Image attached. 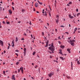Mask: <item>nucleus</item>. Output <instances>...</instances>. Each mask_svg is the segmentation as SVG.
I'll return each mask as SVG.
<instances>
[{
  "mask_svg": "<svg viewBox=\"0 0 80 80\" xmlns=\"http://www.w3.org/2000/svg\"><path fill=\"white\" fill-rule=\"evenodd\" d=\"M2 23H3V24H5V22L4 21H3Z\"/></svg>",
  "mask_w": 80,
  "mask_h": 80,
  "instance_id": "42",
  "label": "nucleus"
},
{
  "mask_svg": "<svg viewBox=\"0 0 80 80\" xmlns=\"http://www.w3.org/2000/svg\"><path fill=\"white\" fill-rule=\"evenodd\" d=\"M12 8L13 10H15V8H13V7H12Z\"/></svg>",
  "mask_w": 80,
  "mask_h": 80,
  "instance_id": "37",
  "label": "nucleus"
},
{
  "mask_svg": "<svg viewBox=\"0 0 80 80\" xmlns=\"http://www.w3.org/2000/svg\"><path fill=\"white\" fill-rule=\"evenodd\" d=\"M15 75H12V80H15V78L14 77Z\"/></svg>",
  "mask_w": 80,
  "mask_h": 80,
  "instance_id": "6",
  "label": "nucleus"
},
{
  "mask_svg": "<svg viewBox=\"0 0 80 80\" xmlns=\"http://www.w3.org/2000/svg\"><path fill=\"white\" fill-rule=\"evenodd\" d=\"M65 33H67V35H68L69 33L68 32H65Z\"/></svg>",
  "mask_w": 80,
  "mask_h": 80,
  "instance_id": "45",
  "label": "nucleus"
},
{
  "mask_svg": "<svg viewBox=\"0 0 80 80\" xmlns=\"http://www.w3.org/2000/svg\"><path fill=\"white\" fill-rule=\"evenodd\" d=\"M56 18H57V19H59V16L58 15H57L56 16Z\"/></svg>",
  "mask_w": 80,
  "mask_h": 80,
  "instance_id": "21",
  "label": "nucleus"
},
{
  "mask_svg": "<svg viewBox=\"0 0 80 80\" xmlns=\"http://www.w3.org/2000/svg\"><path fill=\"white\" fill-rule=\"evenodd\" d=\"M3 73L4 74H5V71H3Z\"/></svg>",
  "mask_w": 80,
  "mask_h": 80,
  "instance_id": "49",
  "label": "nucleus"
},
{
  "mask_svg": "<svg viewBox=\"0 0 80 80\" xmlns=\"http://www.w3.org/2000/svg\"><path fill=\"white\" fill-rule=\"evenodd\" d=\"M70 44H71V45L72 46H74V42L72 43H70Z\"/></svg>",
  "mask_w": 80,
  "mask_h": 80,
  "instance_id": "15",
  "label": "nucleus"
},
{
  "mask_svg": "<svg viewBox=\"0 0 80 80\" xmlns=\"http://www.w3.org/2000/svg\"><path fill=\"white\" fill-rule=\"evenodd\" d=\"M73 15L75 17H76V16H77V14H73Z\"/></svg>",
  "mask_w": 80,
  "mask_h": 80,
  "instance_id": "24",
  "label": "nucleus"
},
{
  "mask_svg": "<svg viewBox=\"0 0 80 80\" xmlns=\"http://www.w3.org/2000/svg\"><path fill=\"white\" fill-rule=\"evenodd\" d=\"M0 44L1 45H2V46L3 47V42L1 40H0Z\"/></svg>",
  "mask_w": 80,
  "mask_h": 80,
  "instance_id": "4",
  "label": "nucleus"
},
{
  "mask_svg": "<svg viewBox=\"0 0 80 80\" xmlns=\"http://www.w3.org/2000/svg\"><path fill=\"white\" fill-rule=\"evenodd\" d=\"M7 24H9V25H10V22H7Z\"/></svg>",
  "mask_w": 80,
  "mask_h": 80,
  "instance_id": "39",
  "label": "nucleus"
},
{
  "mask_svg": "<svg viewBox=\"0 0 80 80\" xmlns=\"http://www.w3.org/2000/svg\"><path fill=\"white\" fill-rule=\"evenodd\" d=\"M9 12L10 15H11V14L12 13V11H11V9H10L9 10Z\"/></svg>",
  "mask_w": 80,
  "mask_h": 80,
  "instance_id": "9",
  "label": "nucleus"
},
{
  "mask_svg": "<svg viewBox=\"0 0 80 80\" xmlns=\"http://www.w3.org/2000/svg\"><path fill=\"white\" fill-rule=\"evenodd\" d=\"M78 58H77L76 59L75 62H77V61H78Z\"/></svg>",
  "mask_w": 80,
  "mask_h": 80,
  "instance_id": "27",
  "label": "nucleus"
},
{
  "mask_svg": "<svg viewBox=\"0 0 80 80\" xmlns=\"http://www.w3.org/2000/svg\"><path fill=\"white\" fill-rule=\"evenodd\" d=\"M48 49L49 50H51V51H52V50H55V47H49Z\"/></svg>",
  "mask_w": 80,
  "mask_h": 80,
  "instance_id": "1",
  "label": "nucleus"
},
{
  "mask_svg": "<svg viewBox=\"0 0 80 80\" xmlns=\"http://www.w3.org/2000/svg\"><path fill=\"white\" fill-rule=\"evenodd\" d=\"M44 15H45V16H47V13H44Z\"/></svg>",
  "mask_w": 80,
  "mask_h": 80,
  "instance_id": "30",
  "label": "nucleus"
},
{
  "mask_svg": "<svg viewBox=\"0 0 80 80\" xmlns=\"http://www.w3.org/2000/svg\"><path fill=\"white\" fill-rule=\"evenodd\" d=\"M69 18H70L72 19V18H73V16H71Z\"/></svg>",
  "mask_w": 80,
  "mask_h": 80,
  "instance_id": "35",
  "label": "nucleus"
},
{
  "mask_svg": "<svg viewBox=\"0 0 80 80\" xmlns=\"http://www.w3.org/2000/svg\"><path fill=\"white\" fill-rule=\"evenodd\" d=\"M71 67H73V62H71Z\"/></svg>",
  "mask_w": 80,
  "mask_h": 80,
  "instance_id": "22",
  "label": "nucleus"
},
{
  "mask_svg": "<svg viewBox=\"0 0 80 80\" xmlns=\"http://www.w3.org/2000/svg\"><path fill=\"white\" fill-rule=\"evenodd\" d=\"M20 69H18V73H19L20 72Z\"/></svg>",
  "mask_w": 80,
  "mask_h": 80,
  "instance_id": "44",
  "label": "nucleus"
},
{
  "mask_svg": "<svg viewBox=\"0 0 80 80\" xmlns=\"http://www.w3.org/2000/svg\"><path fill=\"white\" fill-rule=\"evenodd\" d=\"M60 47L61 48H65V46L61 45L60 46Z\"/></svg>",
  "mask_w": 80,
  "mask_h": 80,
  "instance_id": "11",
  "label": "nucleus"
},
{
  "mask_svg": "<svg viewBox=\"0 0 80 80\" xmlns=\"http://www.w3.org/2000/svg\"><path fill=\"white\" fill-rule=\"evenodd\" d=\"M21 22H20V21H18V23H21Z\"/></svg>",
  "mask_w": 80,
  "mask_h": 80,
  "instance_id": "64",
  "label": "nucleus"
},
{
  "mask_svg": "<svg viewBox=\"0 0 80 80\" xmlns=\"http://www.w3.org/2000/svg\"><path fill=\"white\" fill-rule=\"evenodd\" d=\"M51 73H52V75H53V74H54V73L53 72H51Z\"/></svg>",
  "mask_w": 80,
  "mask_h": 80,
  "instance_id": "48",
  "label": "nucleus"
},
{
  "mask_svg": "<svg viewBox=\"0 0 80 80\" xmlns=\"http://www.w3.org/2000/svg\"><path fill=\"white\" fill-rule=\"evenodd\" d=\"M60 27H65L64 26H63L61 25L60 26Z\"/></svg>",
  "mask_w": 80,
  "mask_h": 80,
  "instance_id": "46",
  "label": "nucleus"
},
{
  "mask_svg": "<svg viewBox=\"0 0 80 80\" xmlns=\"http://www.w3.org/2000/svg\"><path fill=\"white\" fill-rule=\"evenodd\" d=\"M54 50H53L52 51H51V52H52V53H53V52H54Z\"/></svg>",
  "mask_w": 80,
  "mask_h": 80,
  "instance_id": "47",
  "label": "nucleus"
},
{
  "mask_svg": "<svg viewBox=\"0 0 80 80\" xmlns=\"http://www.w3.org/2000/svg\"><path fill=\"white\" fill-rule=\"evenodd\" d=\"M72 2H69L68 3V4H72Z\"/></svg>",
  "mask_w": 80,
  "mask_h": 80,
  "instance_id": "43",
  "label": "nucleus"
},
{
  "mask_svg": "<svg viewBox=\"0 0 80 80\" xmlns=\"http://www.w3.org/2000/svg\"><path fill=\"white\" fill-rule=\"evenodd\" d=\"M59 19H57L56 20V22L57 23H58L59 22V21H58V20Z\"/></svg>",
  "mask_w": 80,
  "mask_h": 80,
  "instance_id": "10",
  "label": "nucleus"
},
{
  "mask_svg": "<svg viewBox=\"0 0 80 80\" xmlns=\"http://www.w3.org/2000/svg\"><path fill=\"white\" fill-rule=\"evenodd\" d=\"M24 11H25V10H24V9L22 10V13H23L24 12Z\"/></svg>",
  "mask_w": 80,
  "mask_h": 80,
  "instance_id": "32",
  "label": "nucleus"
},
{
  "mask_svg": "<svg viewBox=\"0 0 80 80\" xmlns=\"http://www.w3.org/2000/svg\"><path fill=\"white\" fill-rule=\"evenodd\" d=\"M38 67V66L37 65L36 66V67H35V68H37Z\"/></svg>",
  "mask_w": 80,
  "mask_h": 80,
  "instance_id": "36",
  "label": "nucleus"
},
{
  "mask_svg": "<svg viewBox=\"0 0 80 80\" xmlns=\"http://www.w3.org/2000/svg\"><path fill=\"white\" fill-rule=\"evenodd\" d=\"M68 42H69L70 43H74L75 42V41L74 40H70V41L68 40Z\"/></svg>",
  "mask_w": 80,
  "mask_h": 80,
  "instance_id": "2",
  "label": "nucleus"
},
{
  "mask_svg": "<svg viewBox=\"0 0 80 80\" xmlns=\"http://www.w3.org/2000/svg\"><path fill=\"white\" fill-rule=\"evenodd\" d=\"M31 36L32 38H33V36L32 35V34H31Z\"/></svg>",
  "mask_w": 80,
  "mask_h": 80,
  "instance_id": "51",
  "label": "nucleus"
},
{
  "mask_svg": "<svg viewBox=\"0 0 80 80\" xmlns=\"http://www.w3.org/2000/svg\"><path fill=\"white\" fill-rule=\"evenodd\" d=\"M52 45H51V46H50V47H55L54 46H53V43H52Z\"/></svg>",
  "mask_w": 80,
  "mask_h": 80,
  "instance_id": "19",
  "label": "nucleus"
},
{
  "mask_svg": "<svg viewBox=\"0 0 80 80\" xmlns=\"http://www.w3.org/2000/svg\"><path fill=\"white\" fill-rule=\"evenodd\" d=\"M76 11L77 12H78V8H77L76 9Z\"/></svg>",
  "mask_w": 80,
  "mask_h": 80,
  "instance_id": "34",
  "label": "nucleus"
},
{
  "mask_svg": "<svg viewBox=\"0 0 80 80\" xmlns=\"http://www.w3.org/2000/svg\"><path fill=\"white\" fill-rule=\"evenodd\" d=\"M19 62H17L16 63V64L17 65H18V64H19Z\"/></svg>",
  "mask_w": 80,
  "mask_h": 80,
  "instance_id": "20",
  "label": "nucleus"
},
{
  "mask_svg": "<svg viewBox=\"0 0 80 80\" xmlns=\"http://www.w3.org/2000/svg\"><path fill=\"white\" fill-rule=\"evenodd\" d=\"M59 53L60 54H61L62 55H63L62 54V53H63L62 52H59Z\"/></svg>",
  "mask_w": 80,
  "mask_h": 80,
  "instance_id": "29",
  "label": "nucleus"
},
{
  "mask_svg": "<svg viewBox=\"0 0 80 80\" xmlns=\"http://www.w3.org/2000/svg\"><path fill=\"white\" fill-rule=\"evenodd\" d=\"M66 77L68 79H69V78H70V77L68 76H66Z\"/></svg>",
  "mask_w": 80,
  "mask_h": 80,
  "instance_id": "17",
  "label": "nucleus"
},
{
  "mask_svg": "<svg viewBox=\"0 0 80 80\" xmlns=\"http://www.w3.org/2000/svg\"><path fill=\"white\" fill-rule=\"evenodd\" d=\"M14 4V3H13V2H12V5H13Z\"/></svg>",
  "mask_w": 80,
  "mask_h": 80,
  "instance_id": "62",
  "label": "nucleus"
},
{
  "mask_svg": "<svg viewBox=\"0 0 80 80\" xmlns=\"http://www.w3.org/2000/svg\"><path fill=\"white\" fill-rule=\"evenodd\" d=\"M38 72H40V68H38Z\"/></svg>",
  "mask_w": 80,
  "mask_h": 80,
  "instance_id": "50",
  "label": "nucleus"
},
{
  "mask_svg": "<svg viewBox=\"0 0 80 80\" xmlns=\"http://www.w3.org/2000/svg\"><path fill=\"white\" fill-rule=\"evenodd\" d=\"M29 24H30V25H32V23H31V22L30 21Z\"/></svg>",
  "mask_w": 80,
  "mask_h": 80,
  "instance_id": "59",
  "label": "nucleus"
},
{
  "mask_svg": "<svg viewBox=\"0 0 80 80\" xmlns=\"http://www.w3.org/2000/svg\"><path fill=\"white\" fill-rule=\"evenodd\" d=\"M14 43H12V47H14Z\"/></svg>",
  "mask_w": 80,
  "mask_h": 80,
  "instance_id": "16",
  "label": "nucleus"
},
{
  "mask_svg": "<svg viewBox=\"0 0 80 80\" xmlns=\"http://www.w3.org/2000/svg\"><path fill=\"white\" fill-rule=\"evenodd\" d=\"M33 11L35 12V8H33Z\"/></svg>",
  "mask_w": 80,
  "mask_h": 80,
  "instance_id": "54",
  "label": "nucleus"
},
{
  "mask_svg": "<svg viewBox=\"0 0 80 80\" xmlns=\"http://www.w3.org/2000/svg\"><path fill=\"white\" fill-rule=\"evenodd\" d=\"M20 70L21 71L22 73H23V67L20 68Z\"/></svg>",
  "mask_w": 80,
  "mask_h": 80,
  "instance_id": "5",
  "label": "nucleus"
},
{
  "mask_svg": "<svg viewBox=\"0 0 80 80\" xmlns=\"http://www.w3.org/2000/svg\"><path fill=\"white\" fill-rule=\"evenodd\" d=\"M15 55L17 56V57H18V54L17 53H15Z\"/></svg>",
  "mask_w": 80,
  "mask_h": 80,
  "instance_id": "41",
  "label": "nucleus"
},
{
  "mask_svg": "<svg viewBox=\"0 0 80 80\" xmlns=\"http://www.w3.org/2000/svg\"><path fill=\"white\" fill-rule=\"evenodd\" d=\"M24 35H25V36H27V34H26V33H24Z\"/></svg>",
  "mask_w": 80,
  "mask_h": 80,
  "instance_id": "57",
  "label": "nucleus"
},
{
  "mask_svg": "<svg viewBox=\"0 0 80 80\" xmlns=\"http://www.w3.org/2000/svg\"><path fill=\"white\" fill-rule=\"evenodd\" d=\"M77 28H76L74 29V31L75 32H76L77 31Z\"/></svg>",
  "mask_w": 80,
  "mask_h": 80,
  "instance_id": "25",
  "label": "nucleus"
},
{
  "mask_svg": "<svg viewBox=\"0 0 80 80\" xmlns=\"http://www.w3.org/2000/svg\"><path fill=\"white\" fill-rule=\"evenodd\" d=\"M49 77H51V76H52V75H51V74H50V73L48 75Z\"/></svg>",
  "mask_w": 80,
  "mask_h": 80,
  "instance_id": "23",
  "label": "nucleus"
},
{
  "mask_svg": "<svg viewBox=\"0 0 80 80\" xmlns=\"http://www.w3.org/2000/svg\"><path fill=\"white\" fill-rule=\"evenodd\" d=\"M35 5V7H38V3H36Z\"/></svg>",
  "mask_w": 80,
  "mask_h": 80,
  "instance_id": "8",
  "label": "nucleus"
},
{
  "mask_svg": "<svg viewBox=\"0 0 80 80\" xmlns=\"http://www.w3.org/2000/svg\"><path fill=\"white\" fill-rule=\"evenodd\" d=\"M15 51L16 52H19V51L18 50H16Z\"/></svg>",
  "mask_w": 80,
  "mask_h": 80,
  "instance_id": "38",
  "label": "nucleus"
},
{
  "mask_svg": "<svg viewBox=\"0 0 80 80\" xmlns=\"http://www.w3.org/2000/svg\"><path fill=\"white\" fill-rule=\"evenodd\" d=\"M22 40H24V38H22L21 39Z\"/></svg>",
  "mask_w": 80,
  "mask_h": 80,
  "instance_id": "53",
  "label": "nucleus"
},
{
  "mask_svg": "<svg viewBox=\"0 0 80 80\" xmlns=\"http://www.w3.org/2000/svg\"><path fill=\"white\" fill-rule=\"evenodd\" d=\"M79 14H79V13H78L77 14V17H78V15H79Z\"/></svg>",
  "mask_w": 80,
  "mask_h": 80,
  "instance_id": "60",
  "label": "nucleus"
},
{
  "mask_svg": "<svg viewBox=\"0 0 80 80\" xmlns=\"http://www.w3.org/2000/svg\"><path fill=\"white\" fill-rule=\"evenodd\" d=\"M42 35H43H43H44V32H42Z\"/></svg>",
  "mask_w": 80,
  "mask_h": 80,
  "instance_id": "40",
  "label": "nucleus"
},
{
  "mask_svg": "<svg viewBox=\"0 0 80 80\" xmlns=\"http://www.w3.org/2000/svg\"><path fill=\"white\" fill-rule=\"evenodd\" d=\"M36 12H37V13H39V12L38 11H36Z\"/></svg>",
  "mask_w": 80,
  "mask_h": 80,
  "instance_id": "56",
  "label": "nucleus"
},
{
  "mask_svg": "<svg viewBox=\"0 0 80 80\" xmlns=\"http://www.w3.org/2000/svg\"><path fill=\"white\" fill-rule=\"evenodd\" d=\"M9 48H10V46H8V49H9Z\"/></svg>",
  "mask_w": 80,
  "mask_h": 80,
  "instance_id": "63",
  "label": "nucleus"
},
{
  "mask_svg": "<svg viewBox=\"0 0 80 80\" xmlns=\"http://www.w3.org/2000/svg\"><path fill=\"white\" fill-rule=\"evenodd\" d=\"M23 53H24V56H25V54H26V51H25V52L24 51Z\"/></svg>",
  "mask_w": 80,
  "mask_h": 80,
  "instance_id": "33",
  "label": "nucleus"
},
{
  "mask_svg": "<svg viewBox=\"0 0 80 80\" xmlns=\"http://www.w3.org/2000/svg\"><path fill=\"white\" fill-rule=\"evenodd\" d=\"M49 15H50V17H51V15H50V13L49 12Z\"/></svg>",
  "mask_w": 80,
  "mask_h": 80,
  "instance_id": "58",
  "label": "nucleus"
},
{
  "mask_svg": "<svg viewBox=\"0 0 80 80\" xmlns=\"http://www.w3.org/2000/svg\"><path fill=\"white\" fill-rule=\"evenodd\" d=\"M77 62H78L77 64H78V65H80V62H79V61H78Z\"/></svg>",
  "mask_w": 80,
  "mask_h": 80,
  "instance_id": "26",
  "label": "nucleus"
},
{
  "mask_svg": "<svg viewBox=\"0 0 80 80\" xmlns=\"http://www.w3.org/2000/svg\"><path fill=\"white\" fill-rule=\"evenodd\" d=\"M69 18H70L71 17V15L70 14H69Z\"/></svg>",
  "mask_w": 80,
  "mask_h": 80,
  "instance_id": "61",
  "label": "nucleus"
},
{
  "mask_svg": "<svg viewBox=\"0 0 80 80\" xmlns=\"http://www.w3.org/2000/svg\"><path fill=\"white\" fill-rule=\"evenodd\" d=\"M58 42V43H59V44H60V43H61V42H60V41H59Z\"/></svg>",
  "mask_w": 80,
  "mask_h": 80,
  "instance_id": "55",
  "label": "nucleus"
},
{
  "mask_svg": "<svg viewBox=\"0 0 80 80\" xmlns=\"http://www.w3.org/2000/svg\"><path fill=\"white\" fill-rule=\"evenodd\" d=\"M24 52H26V48H24Z\"/></svg>",
  "mask_w": 80,
  "mask_h": 80,
  "instance_id": "28",
  "label": "nucleus"
},
{
  "mask_svg": "<svg viewBox=\"0 0 80 80\" xmlns=\"http://www.w3.org/2000/svg\"><path fill=\"white\" fill-rule=\"evenodd\" d=\"M38 2L40 5H42V2H40V1H39L38 0Z\"/></svg>",
  "mask_w": 80,
  "mask_h": 80,
  "instance_id": "12",
  "label": "nucleus"
},
{
  "mask_svg": "<svg viewBox=\"0 0 80 80\" xmlns=\"http://www.w3.org/2000/svg\"><path fill=\"white\" fill-rule=\"evenodd\" d=\"M47 42H46V46H45V47H48V42H49V41L47 40Z\"/></svg>",
  "mask_w": 80,
  "mask_h": 80,
  "instance_id": "3",
  "label": "nucleus"
},
{
  "mask_svg": "<svg viewBox=\"0 0 80 80\" xmlns=\"http://www.w3.org/2000/svg\"><path fill=\"white\" fill-rule=\"evenodd\" d=\"M60 58L61 60H64V59H63V58L62 57H60Z\"/></svg>",
  "mask_w": 80,
  "mask_h": 80,
  "instance_id": "13",
  "label": "nucleus"
},
{
  "mask_svg": "<svg viewBox=\"0 0 80 80\" xmlns=\"http://www.w3.org/2000/svg\"><path fill=\"white\" fill-rule=\"evenodd\" d=\"M16 40H15V42H18V38H17V37H16Z\"/></svg>",
  "mask_w": 80,
  "mask_h": 80,
  "instance_id": "14",
  "label": "nucleus"
},
{
  "mask_svg": "<svg viewBox=\"0 0 80 80\" xmlns=\"http://www.w3.org/2000/svg\"><path fill=\"white\" fill-rule=\"evenodd\" d=\"M35 53H36V52L35 51H34L32 53L33 55H35Z\"/></svg>",
  "mask_w": 80,
  "mask_h": 80,
  "instance_id": "18",
  "label": "nucleus"
},
{
  "mask_svg": "<svg viewBox=\"0 0 80 80\" xmlns=\"http://www.w3.org/2000/svg\"><path fill=\"white\" fill-rule=\"evenodd\" d=\"M6 52V51H5V50L4 51V53H5Z\"/></svg>",
  "mask_w": 80,
  "mask_h": 80,
  "instance_id": "52",
  "label": "nucleus"
},
{
  "mask_svg": "<svg viewBox=\"0 0 80 80\" xmlns=\"http://www.w3.org/2000/svg\"><path fill=\"white\" fill-rule=\"evenodd\" d=\"M2 9V7H0V11H1Z\"/></svg>",
  "mask_w": 80,
  "mask_h": 80,
  "instance_id": "31",
  "label": "nucleus"
},
{
  "mask_svg": "<svg viewBox=\"0 0 80 80\" xmlns=\"http://www.w3.org/2000/svg\"><path fill=\"white\" fill-rule=\"evenodd\" d=\"M67 51L69 53H71V52H70V49L69 48H68L67 49Z\"/></svg>",
  "mask_w": 80,
  "mask_h": 80,
  "instance_id": "7",
  "label": "nucleus"
}]
</instances>
